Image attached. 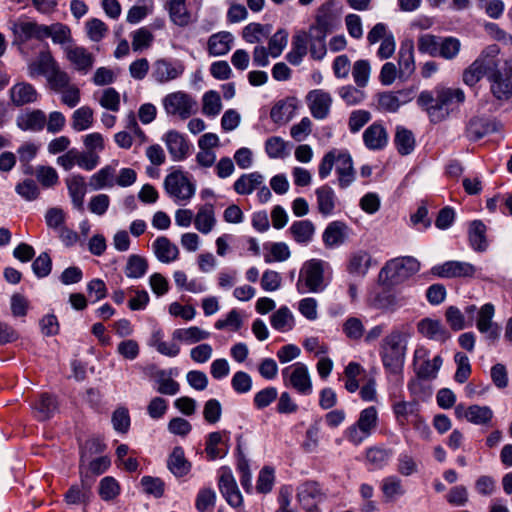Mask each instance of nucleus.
<instances>
[{"instance_id": "36", "label": "nucleus", "mask_w": 512, "mask_h": 512, "mask_svg": "<svg viewBox=\"0 0 512 512\" xmlns=\"http://www.w3.org/2000/svg\"><path fill=\"white\" fill-rule=\"evenodd\" d=\"M264 182V177L259 172H252L249 174L241 175L234 182V190L240 195H249L253 193Z\"/></svg>"}, {"instance_id": "62", "label": "nucleus", "mask_w": 512, "mask_h": 512, "mask_svg": "<svg viewBox=\"0 0 512 512\" xmlns=\"http://www.w3.org/2000/svg\"><path fill=\"white\" fill-rule=\"evenodd\" d=\"M52 90L60 92L70 85V77L57 65L46 77Z\"/></svg>"}, {"instance_id": "10", "label": "nucleus", "mask_w": 512, "mask_h": 512, "mask_svg": "<svg viewBox=\"0 0 512 512\" xmlns=\"http://www.w3.org/2000/svg\"><path fill=\"white\" fill-rule=\"evenodd\" d=\"M166 192L177 201H188L195 194V185L181 171L168 174L164 180Z\"/></svg>"}, {"instance_id": "52", "label": "nucleus", "mask_w": 512, "mask_h": 512, "mask_svg": "<svg viewBox=\"0 0 512 512\" xmlns=\"http://www.w3.org/2000/svg\"><path fill=\"white\" fill-rule=\"evenodd\" d=\"M381 490L387 500L403 496L406 492L402 485V480L395 475L388 476L382 480Z\"/></svg>"}, {"instance_id": "19", "label": "nucleus", "mask_w": 512, "mask_h": 512, "mask_svg": "<svg viewBox=\"0 0 512 512\" xmlns=\"http://www.w3.org/2000/svg\"><path fill=\"white\" fill-rule=\"evenodd\" d=\"M34 417L39 421L52 418L58 411V401L49 393H42L32 405Z\"/></svg>"}, {"instance_id": "57", "label": "nucleus", "mask_w": 512, "mask_h": 512, "mask_svg": "<svg viewBox=\"0 0 512 512\" xmlns=\"http://www.w3.org/2000/svg\"><path fill=\"white\" fill-rule=\"evenodd\" d=\"M445 319L450 328L454 331L463 330L469 327L464 313L456 306H448L445 311Z\"/></svg>"}, {"instance_id": "20", "label": "nucleus", "mask_w": 512, "mask_h": 512, "mask_svg": "<svg viewBox=\"0 0 512 512\" xmlns=\"http://www.w3.org/2000/svg\"><path fill=\"white\" fill-rule=\"evenodd\" d=\"M495 309L491 303L484 304L478 311L476 322L477 329L481 333H486L489 339L495 340L499 337V327L492 321Z\"/></svg>"}, {"instance_id": "23", "label": "nucleus", "mask_w": 512, "mask_h": 512, "mask_svg": "<svg viewBox=\"0 0 512 512\" xmlns=\"http://www.w3.org/2000/svg\"><path fill=\"white\" fill-rule=\"evenodd\" d=\"M336 172L341 188H347L355 179L351 155L345 150H338Z\"/></svg>"}, {"instance_id": "41", "label": "nucleus", "mask_w": 512, "mask_h": 512, "mask_svg": "<svg viewBox=\"0 0 512 512\" xmlns=\"http://www.w3.org/2000/svg\"><path fill=\"white\" fill-rule=\"evenodd\" d=\"M497 130V124L494 121L485 118H475L469 122L467 132L471 139L479 140L485 135Z\"/></svg>"}, {"instance_id": "17", "label": "nucleus", "mask_w": 512, "mask_h": 512, "mask_svg": "<svg viewBox=\"0 0 512 512\" xmlns=\"http://www.w3.org/2000/svg\"><path fill=\"white\" fill-rule=\"evenodd\" d=\"M47 121L46 114L40 109L26 110L16 118V125L22 131L40 132Z\"/></svg>"}, {"instance_id": "49", "label": "nucleus", "mask_w": 512, "mask_h": 512, "mask_svg": "<svg viewBox=\"0 0 512 512\" xmlns=\"http://www.w3.org/2000/svg\"><path fill=\"white\" fill-rule=\"evenodd\" d=\"M371 263V256L366 251H358L351 255L348 265V271L351 274L364 276Z\"/></svg>"}, {"instance_id": "18", "label": "nucleus", "mask_w": 512, "mask_h": 512, "mask_svg": "<svg viewBox=\"0 0 512 512\" xmlns=\"http://www.w3.org/2000/svg\"><path fill=\"white\" fill-rule=\"evenodd\" d=\"M498 54L499 47L497 45H490L473 61L488 80L492 74L500 71Z\"/></svg>"}, {"instance_id": "27", "label": "nucleus", "mask_w": 512, "mask_h": 512, "mask_svg": "<svg viewBox=\"0 0 512 512\" xmlns=\"http://www.w3.org/2000/svg\"><path fill=\"white\" fill-rule=\"evenodd\" d=\"M57 66L56 61L48 51L41 52L38 57L28 64V75L31 78L37 76L47 77Z\"/></svg>"}, {"instance_id": "38", "label": "nucleus", "mask_w": 512, "mask_h": 512, "mask_svg": "<svg viewBox=\"0 0 512 512\" xmlns=\"http://www.w3.org/2000/svg\"><path fill=\"white\" fill-rule=\"evenodd\" d=\"M116 165H106L90 178L89 185L93 190H100L105 187H113L114 177L116 175Z\"/></svg>"}, {"instance_id": "48", "label": "nucleus", "mask_w": 512, "mask_h": 512, "mask_svg": "<svg viewBox=\"0 0 512 512\" xmlns=\"http://www.w3.org/2000/svg\"><path fill=\"white\" fill-rule=\"evenodd\" d=\"M173 370H161L157 373L156 382L158 384L157 392L163 395H175L180 390L178 382L172 379Z\"/></svg>"}, {"instance_id": "15", "label": "nucleus", "mask_w": 512, "mask_h": 512, "mask_svg": "<svg viewBox=\"0 0 512 512\" xmlns=\"http://www.w3.org/2000/svg\"><path fill=\"white\" fill-rule=\"evenodd\" d=\"M307 101L314 118L322 120L328 116L332 104V97L328 92L321 89L310 91Z\"/></svg>"}, {"instance_id": "3", "label": "nucleus", "mask_w": 512, "mask_h": 512, "mask_svg": "<svg viewBox=\"0 0 512 512\" xmlns=\"http://www.w3.org/2000/svg\"><path fill=\"white\" fill-rule=\"evenodd\" d=\"M420 269L419 261L411 256L397 257L389 260L380 271V277L390 284H399Z\"/></svg>"}, {"instance_id": "42", "label": "nucleus", "mask_w": 512, "mask_h": 512, "mask_svg": "<svg viewBox=\"0 0 512 512\" xmlns=\"http://www.w3.org/2000/svg\"><path fill=\"white\" fill-rule=\"evenodd\" d=\"M486 226L480 220H474L469 227V242L475 251H485L488 247L486 240Z\"/></svg>"}, {"instance_id": "37", "label": "nucleus", "mask_w": 512, "mask_h": 512, "mask_svg": "<svg viewBox=\"0 0 512 512\" xmlns=\"http://www.w3.org/2000/svg\"><path fill=\"white\" fill-rule=\"evenodd\" d=\"M346 225L340 221L331 222L323 232L322 238L325 246L336 247L344 243L346 238Z\"/></svg>"}, {"instance_id": "35", "label": "nucleus", "mask_w": 512, "mask_h": 512, "mask_svg": "<svg viewBox=\"0 0 512 512\" xmlns=\"http://www.w3.org/2000/svg\"><path fill=\"white\" fill-rule=\"evenodd\" d=\"M289 232L299 244H308L313 240L315 226L310 220H299L291 224Z\"/></svg>"}, {"instance_id": "53", "label": "nucleus", "mask_w": 512, "mask_h": 512, "mask_svg": "<svg viewBox=\"0 0 512 512\" xmlns=\"http://www.w3.org/2000/svg\"><path fill=\"white\" fill-rule=\"evenodd\" d=\"M168 10L174 24L186 26L189 23L190 16L186 8V0H170Z\"/></svg>"}, {"instance_id": "34", "label": "nucleus", "mask_w": 512, "mask_h": 512, "mask_svg": "<svg viewBox=\"0 0 512 512\" xmlns=\"http://www.w3.org/2000/svg\"><path fill=\"white\" fill-rule=\"evenodd\" d=\"M194 224L196 229L203 234H208L212 231L216 224V218L214 206L211 203H206L198 209Z\"/></svg>"}, {"instance_id": "45", "label": "nucleus", "mask_w": 512, "mask_h": 512, "mask_svg": "<svg viewBox=\"0 0 512 512\" xmlns=\"http://www.w3.org/2000/svg\"><path fill=\"white\" fill-rule=\"evenodd\" d=\"M270 32V25L249 23L242 30V38L249 44L261 43L263 39L269 37Z\"/></svg>"}, {"instance_id": "60", "label": "nucleus", "mask_w": 512, "mask_h": 512, "mask_svg": "<svg viewBox=\"0 0 512 512\" xmlns=\"http://www.w3.org/2000/svg\"><path fill=\"white\" fill-rule=\"evenodd\" d=\"M460 41L454 37L440 39L438 56L451 60L455 58L460 51Z\"/></svg>"}, {"instance_id": "9", "label": "nucleus", "mask_w": 512, "mask_h": 512, "mask_svg": "<svg viewBox=\"0 0 512 512\" xmlns=\"http://www.w3.org/2000/svg\"><path fill=\"white\" fill-rule=\"evenodd\" d=\"M442 364L443 359L440 355H437L430 360L429 351L424 347H419L414 352L413 366L419 379H435Z\"/></svg>"}, {"instance_id": "64", "label": "nucleus", "mask_w": 512, "mask_h": 512, "mask_svg": "<svg viewBox=\"0 0 512 512\" xmlns=\"http://www.w3.org/2000/svg\"><path fill=\"white\" fill-rule=\"evenodd\" d=\"M120 493V486L119 483L116 481L115 478L111 476L104 477L100 481L99 485V495L100 497L105 500L109 501L117 497Z\"/></svg>"}, {"instance_id": "4", "label": "nucleus", "mask_w": 512, "mask_h": 512, "mask_svg": "<svg viewBox=\"0 0 512 512\" xmlns=\"http://www.w3.org/2000/svg\"><path fill=\"white\" fill-rule=\"evenodd\" d=\"M324 265L319 259H311L304 263L297 282V289L300 293H319L325 289Z\"/></svg>"}, {"instance_id": "6", "label": "nucleus", "mask_w": 512, "mask_h": 512, "mask_svg": "<svg viewBox=\"0 0 512 512\" xmlns=\"http://www.w3.org/2000/svg\"><path fill=\"white\" fill-rule=\"evenodd\" d=\"M283 383L286 387L294 389L300 395H310L313 390L308 367L297 362L282 370Z\"/></svg>"}, {"instance_id": "47", "label": "nucleus", "mask_w": 512, "mask_h": 512, "mask_svg": "<svg viewBox=\"0 0 512 512\" xmlns=\"http://www.w3.org/2000/svg\"><path fill=\"white\" fill-rule=\"evenodd\" d=\"M394 141L397 151L401 155H408L415 148V138L413 133L404 127H397Z\"/></svg>"}, {"instance_id": "29", "label": "nucleus", "mask_w": 512, "mask_h": 512, "mask_svg": "<svg viewBox=\"0 0 512 512\" xmlns=\"http://www.w3.org/2000/svg\"><path fill=\"white\" fill-rule=\"evenodd\" d=\"M297 108V100L293 97L276 102L270 112V117L275 123H287L294 116Z\"/></svg>"}, {"instance_id": "8", "label": "nucleus", "mask_w": 512, "mask_h": 512, "mask_svg": "<svg viewBox=\"0 0 512 512\" xmlns=\"http://www.w3.org/2000/svg\"><path fill=\"white\" fill-rule=\"evenodd\" d=\"M185 66L181 60L160 58L153 62L151 78L158 84H166L181 77Z\"/></svg>"}, {"instance_id": "44", "label": "nucleus", "mask_w": 512, "mask_h": 512, "mask_svg": "<svg viewBox=\"0 0 512 512\" xmlns=\"http://www.w3.org/2000/svg\"><path fill=\"white\" fill-rule=\"evenodd\" d=\"M405 96L403 91H387L378 95V107L385 112H396L399 107L406 103V99H402Z\"/></svg>"}, {"instance_id": "59", "label": "nucleus", "mask_w": 512, "mask_h": 512, "mask_svg": "<svg viewBox=\"0 0 512 512\" xmlns=\"http://www.w3.org/2000/svg\"><path fill=\"white\" fill-rule=\"evenodd\" d=\"M288 43V32L285 29H279L272 35L268 41L267 49L273 58L279 57Z\"/></svg>"}, {"instance_id": "14", "label": "nucleus", "mask_w": 512, "mask_h": 512, "mask_svg": "<svg viewBox=\"0 0 512 512\" xmlns=\"http://www.w3.org/2000/svg\"><path fill=\"white\" fill-rule=\"evenodd\" d=\"M219 489L228 504L237 507L242 503V495L230 469L221 468Z\"/></svg>"}, {"instance_id": "43", "label": "nucleus", "mask_w": 512, "mask_h": 512, "mask_svg": "<svg viewBox=\"0 0 512 512\" xmlns=\"http://www.w3.org/2000/svg\"><path fill=\"white\" fill-rule=\"evenodd\" d=\"M172 336L174 340L193 344L208 339L210 337V333L197 326H192L189 328L176 329Z\"/></svg>"}, {"instance_id": "33", "label": "nucleus", "mask_w": 512, "mask_h": 512, "mask_svg": "<svg viewBox=\"0 0 512 512\" xmlns=\"http://www.w3.org/2000/svg\"><path fill=\"white\" fill-rule=\"evenodd\" d=\"M234 40L230 32H219L211 35L208 39V52L212 56H222L227 54L231 49Z\"/></svg>"}, {"instance_id": "16", "label": "nucleus", "mask_w": 512, "mask_h": 512, "mask_svg": "<svg viewBox=\"0 0 512 512\" xmlns=\"http://www.w3.org/2000/svg\"><path fill=\"white\" fill-rule=\"evenodd\" d=\"M432 272L442 278L471 277L475 273V267L467 262L447 261L433 267Z\"/></svg>"}, {"instance_id": "25", "label": "nucleus", "mask_w": 512, "mask_h": 512, "mask_svg": "<svg viewBox=\"0 0 512 512\" xmlns=\"http://www.w3.org/2000/svg\"><path fill=\"white\" fill-rule=\"evenodd\" d=\"M418 332L424 337L432 340L445 342L450 338V333L439 320L424 318L417 324Z\"/></svg>"}, {"instance_id": "2", "label": "nucleus", "mask_w": 512, "mask_h": 512, "mask_svg": "<svg viewBox=\"0 0 512 512\" xmlns=\"http://www.w3.org/2000/svg\"><path fill=\"white\" fill-rule=\"evenodd\" d=\"M378 425V412L374 406L363 409L358 420L348 426L344 431V437L353 445L358 446L369 438Z\"/></svg>"}, {"instance_id": "26", "label": "nucleus", "mask_w": 512, "mask_h": 512, "mask_svg": "<svg viewBox=\"0 0 512 512\" xmlns=\"http://www.w3.org/2000/svg\"><path fill=\"white\" fill-rule=\"evenodd\" d=\"M363 141L369 150H381L388 143L387 131L382 124L375 122L364 131Z\"/></svg>"}, {"instance_id": "58", "label": "nucleus", "mask_w": 512, "mask_h": 512, "mask_svg": "<svg viewBox=\"0 0 512 512\" xmlns=\"http://www.w3.org/2000/svg\"><path fill=\"white\" fill-rule=\"evenodd\" d=\"M35 177L44 188H51L59 181L57 171L51 166H37L35 169Z\"/></svg>"}, {"instance_id": "31", "label": "nucleus", "mask_w": 512, "mask_h": 512, "mask_svg": "<svg viewBox=\"0 0 512 512\" xmlns=\"http://www.w3.org/2000/svg\"><path fill=\"white\" fill-rule=\"evenodd\" d=\"M315 195L319 213L323 216L331 215L337 200L334 190L328 185H323L315 190Z\"/></svg>"}, {"instance_id": "32", "label": "nucleus", "mask_w": 512, "mask_h": 512, "mask_svg": "<svg viewBox=\"0 0 512 512\" xmlns=\"http://www.w3.org/2000/svg\"><path fill=\"white\" fill-rule=\"evenodd\" d=\"M167 467L176 477L187 475L191 469V463L185 458L182 447H175L167 460Z\"/></svg>"}, {"instance_id": "55", "label": "nucleus", "mask_w": 512, "mask_h": 512, "mask_svg": "<svg viewBox=\"0 0 512 512\" xmlns=\"http://www.w3.org/2000/svg\"><path fill=\"white\" fill-rule=\"evenodd\" d=\"M392 456V451L380 447H371L366 451V460L373 469L383 468Z\"/></svg>"}, {"instance_id": "22", "label": "nucleus", "mask_w": 512, "mask_h": 512, "mask_svg": "<svg viewBox=\"0 0 512 512\" xmlns=\"http://www.w3.org/2000/svg\"><path fill=\"white\" fill-rule=\"evenodd\" d=\"M9 94L11 102L17 107L35 103L39 96L34 86L28 82L16 83L10 88Z\"/></svg>"}, {"instance_id": "1", "label": "nucleus", "mask_w": 512, "mask_h": 512, "mask_svg": "<svg viewBox=\"0 0 512 512\" xmlns=\"http://www.w3.org/2000/svg\"><path fill=\"white\" fill-rule=\"evenodd\" d=\"M410 337L409 327L402 325L394 327L381 340L379 354L383 366L393 374H399L403 369Z\"/></svg>"}, {"instance_id": "50", "label": "nucleus", "mask_w": 512, "mask_h": 512, "mask_svg": "<svg viewBox=\"0 0 512 512\" xmlns=\"http://www.w3.org/2000/svg\"><path fill=\"white\" fill-rule=\"evenodd\" d=\"M493 418V411L488 406L471 405L468 407L466 420L475 425H487Z\"/></svg>"}, {"instance_id": "12", "label": "nucleus", "mask_w": 512, "mask_h": 512, "mask_svg": "<svg viewBox=\"0 0 512 512\" xmlns=\"http://www.w3.org/2000/svg\"><path fill=\"white\" fill-rule=\"evenodd\" d=\"M11 30L16 41L25 43L31 39L42 41L45 39L46 25L34 21L19 20L12 23Z\"/></svg>"}, {"instance_id": "28", "label": "nucleus", "mask_w": 512, "mask_h": 512, "mask_svg": "<svg viewBox=\"0 0 512 512\" xmlns=\"http://www.w3.org/2000/svg\"><path fill=\"white\" fill-rule=\"evenodd\" d=\"M156 258L162 263H170L178 258L179 250L167 237L160 236L152 244Z\"/></svg>"}, {"instance_id": "54", "label": "nucleus", "mask_w": 512, "mask_h": 512, "mask_svg": "<svg viewBox=\"0 0 512 512\" xmlns=\"http://www.w3.org/2000/svg\"><path fill=\"white\" fill-rule=\"evenodd\" d=\"M93 123V110L88 106L76 109L72 115V128L76 131H84Z\"/></svg>"}, {"instance_id": "5", "label": "nucleus", "mask_w": 512, "mask_h": 512, "mask_svg": "<svg viewBox=\"0 0 512 512\" xmlns=\"http://www.w3.org/2000/svg\"><path fill=\"white\" fill-rule=\"evenodd\" d=\"M436 103L429 109L432 121H440L448 115V110L458 106L465 100V94L460 88L437 87L435 89Z\"/></svg>"}, {"instance_id": "30", "label": "nucleus", "mask_w": 512, "mask_h": 512, "mask_svg": "<svg viewBox=\"0 0 512 512\" xmlns=\"http://www.w3.org/2000/svg\"><path fill=\"white\" fill-rule=\"evenodd\" d=\"M72 203L78 210H83L84 196L86 194L85 179L81 175H71L65 180Z\"/></svg>"}, {"instance_id": "56", "label": "nucleus", "mask_w": 512, "mask_h": 512, "mask_svg": "<svg viewBox=\"0 0 512 512\" xmlns=\"http://www.w3.org/2000/svg\"><path fill=\"white\" fill-rule=\"evenodd\" d=\"M399 73L400 76H409L415 70L414 49L410 44L408 47H401L399 51Z\"/></svg>"}, {"instance_id": "51", "label": "nucleus", "mask_w": 512, "mask_h": 512, "mask_svg": "<svg viewBox=\"0 0 512 512\" xmlns=\"http://www.w3.org/2000/svg\"><path fill=\"white\" fill-rule=\"evenodd\" d=\"M148 263L147 260L137 254L130 255L128 257L125 266V275L128 278H141L147 272Z\"/></svg>"}, {"instance_id": "21", "label": "nucleus", "mask_w": 512, "mask_h": 512, "mask_svg": "<svg viewBox=\"0 0 512 512\" xmlns=\"http://www.w3.org/2000/svg\"><path fill=\"white\" fill-rule=\"evenodd\" d=\"M511 71L503 73L502 71L492 74L490 79V91L498 100H508L512 96Z\"/></svg>"}, {"instance_id": "7", "label": "nucleus", "mask_w": 512, "mask_h": 512, "mask_svg": "<svg viewBox=\"0 0 512 512\" xmlns=\"http://www.w3.org/2000/svg\"><path fill=\"white\" fill-rule=\"evenodd\" d=\"M163 106L168 115L178 116L182 120L196 112V101L182 91L166 95L163 98Z\"/></svg>"}, {"instance_id": "61", "label": "nucleus", "mask_w": 512, "mask_h": 512, "mask_svg": "<svg viewBox=\"0 0 512 512\" xmlns=\"http://www.w3.org/2000/svg\"><path fill=\"white\" fill-rule=\"evenodd\" d=\"M370 64L367 60H358L354 63L352 68V76L354 82L359 88L367 85L370 77Z\"/></svg>"}, {"instance_id": "24", "label": "nucleus", "mask_w": 512, "mask_h": 512, "mask_svg": "<svg viewBox=\"0 0 512 512\" xmlns=\"http://www.w3.org/2000/svg\"><path fill=\"white\" fill-rule=\"evenodd\" d=\"M164 141L173 160L181 161L187 157L190 147L182 134L175 130L168 131Z\"/></svg>"}, {"instance_id": "40", "label": "nucleus", "mask_w": 512, "mask_h": 512, "mask_svg": "<svg viewBox=\"0 0 512 512\" xmlns=\"http://www.w3.org/2000/svg\"><path fill=\"white\" fill-rule=\"evenodd\" d=\"M229 433L227 431L222 432H212L208 435L207 441H206V448L205 451L209 457L210 460H215L217 458L224 457L228 449L220 448V445H224L226 443L224 437L227 436Z\"/></svg>"}, {"instance_id": "46", "label": "nucleus", "mask_w": 512, "mask_h": 512, "mask_svg": "<svg viewBox=\"0 0 512 512\" xmlns=\"http://www.w3.org/2000/svg\"><path fill=\"white\" fill-rule=\"evenodd\" d=\"M270 322L278 331H289L293 328L294 316L287 306H282L271 315Z\"/></svg>"}, {"instance_id": "13", "label": "nucleus", "mask_w": 512, "mask_h": 512, "mask_svg": "<svg viewBox=\"0 0 512 512\" xmlns=\"http://www.w3.org/2000/svg\"><path fill=\"white\" fill-rule=\"evenodd\" d=\"M65 55L74 68L82 72L88 73L94 64V56L86 48L82 46L67 45L64 47Z\"/></svg>"}, {"instance_id": "11", "label": "nucleus", "mask_w": 512, "mask_h": 512, "mask_svg": "<svg viewBox=\"0 0 512 512\" xmlns=\"http://www.w3.org/2000/svg\"><path fill=\"white\" fill-rule=\"evenodd\" d=\"M297 501L306 512H321L318 504L326 499V494L315 481H306L297 487Z\"/></svg>"}, {"instance_id": "63", "label": "nucleus", "mask_w": 512, "mask_h": 512, "mask_svg": "<svg viewBox=\"0 0 512 512\" xmlns=\"http://www.w3.org/2000/svg\"><path fill=\"white\" fill-rule=\"evenodd\" d=\"M16 193L26 201H34L40 195V189L32 179H25L15 186Z\"/></svg>"}, {"instance_id": "39", "label": "nucleus", "mask_w": 512, "mask_h": 512, "mask_svg": "<svg viewBox=\"0 0 512 512\" xmlns=\"http://www.w3.org/2000/svg\"><path fill=\"white\" fill-rule=\"evenodd\" d=\"M50 37L54 44H59L63 48L67 45H73L71 29L60 22L50 26L46 25L45 39Z\"/></svg>"}]
</instances>
